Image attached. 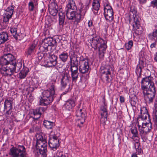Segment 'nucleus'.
Wrapping results in <instances>:
<instances>
[{
	"instance_id": "1",
	"label": "nucleus",
	"mask_w": 157,
	"mask_h": 157,
	"mask_svg": "<svg viewBox=\"0 0 157 157\" xmlns=\"http://www.w3.org/2000/svg\"><path fill=\"white\" fill-rule=\"evenodd\" d=\"M21 60H17L11 53L4 54L0 59V72L1 73L11 76L19 71L22 67Z\"/></svg>"
},
{
	"instance_id": "2",
	"label": "nucleus",
	"mask_w": 157,
	"mask_h": 157,
	"mask_svg": "<svg viewBox=\"0 0 157 157\" xmlns=\"http://www.w3.org/2000/svg\"><path fill=\"white\" fill-rule=\"evenodd\" d=\"M49 90L44 91L39 101V104L41 105H47L52 102L55 97V86L53 83L50 84Z\"/></svg>"
},
{
	"instance_id": "3",
	"label": "nucleus",
	"mask_w": 157,
	"mask_h": 157,
	"mask_svg": "<svg viewBox=\"0 0 157 157\" xmlns=\"http://www.w3.org/2000/svg\"><path fill=\"white\" fill-rule=\"evenodd\" d=\"M140 135L143 141L147 138V135L152 129V123L144 122V120H138L137 121Z\"/></svg>"
},
{
	"instance_id": "4",
	"label": "nucleus",
	"mask_w": 157,
	"mask_h": 157,
	"mask_svg": "<svg viewBox=\"0 0 157 157\" xmlns=\"http://www.w3.org/2000/svg\"><path fill=\"white\" fill-rule=\"evenodd\" d=\"M36 142L35 146L38 149L40 153L43 157H45L47 151V144L46 140L42 136L37 134L36 136Z\"/></svg>"
},
{
	"instance_id": "5",
	"label": "nucleus",
	"mask_w": 157,
	"mask_h": 157,
	"mask_svg": "<svg viewBox=\"0 0 157 157\" xmlns=\"http://www.w3.org/2000/svg\"><path fill=\"white\" fill-rule=\"evenodd\" d=\"M149 87V88H146L145 86H142V90L145 100L147 102L150 103L152 102L156 91L153 84L151 83Z\"/></svg>"
},
{
	"instance_id": "6",
	"label": "nucleus",
	"mask_w": 157,
	"mask_h": 157,
	"mask_svg": "<svg viewBox=\"0 0 157 157\" xmlns=\"http://www.w3.org/2000/svg\"><path fill=\"white\" fill-rule=\"evenodd\" d=\"M113 70L114 68L112 66L107 65L105 67H101L100 72L101 79L105 80L107 83H109L111 80V73Z\"/></svg>"
},
{
	"instance_id": "7",
	"label": "nucleus",
	"mask_w": 157,
	"mask_h": 157,
	"mask_svg": "<svg viewBox=\"0 0 157 157\" xmlns=\"http://www.w3.org/2000/svg\"><path fill=\"white\" fill-rule=\"evenodd\" d=\"M9 154L12 157H26L27 154L25 147L20 145L11 148Z\"/></svg>"
},
{
	"instance_id": "8",
	"label": "nucleus",
	"mask_w": 157,
	"mask_h": 157,
	"mask_svg": "<svg viewBox=\"0 0 157 157\" xmlns=\"http://www.w3.org/2000/svg\"><path fill=\"white\" fill-rule=\"evenodd\" d=\"M80 13L75 15L76 11H66V15L68 19L69 20H72L74 18L76 20H82L84 18L83 16L86 12V8L82 7L79 9Z\"/></svg>"
},
{
	"instance_id": "9",
	"label": "nucleus",
	"mask_w": 157,
	"mask_h": 157,
	"mask_svg": "<svg viewBox=\"0 0 157 157\" xmlns=\"http://www.w3.org/2000/svg\"><path fill=\"white\" fill-rule=\"evenodd\" d=\"M91 47L94 49L106 45L107 42L100 38L99 36H95L88 41Z\"/></svg>"
},
{
	"instance_id": "10",
	"label": "nucleus",
	"mask_w": 157,
	"mask_h": 157,
	"mask_svg": "<svg viewBox=\"0 0 157 157\" xmlns=\"http://www.w3.org/2000/svg\"><path fill=\"white\" fill-rule=\"evenodd\" d=\"M59 136V134L56 135H51L48 141V144L49 147L54 151L56 150L60 145L59 139L58 137Z\"/></svg>"
},
{
	"instance_id": "11",
	"label": "nucleus",
	"mask_w": 157,
	"mask_h": 157,
	"mask_svg": "<svg viewBox=\"0 0 157 157\" xmlns=\"http://www.w3.org/2000/svg\"><path fill=\"white\" fill-rule=\"evenodd\" d=\"M14 99L11 98H7L6 99L4 102V110H7L6 112V114L9 115L12 113L13 108V103Z\"/></svg>"
},
{
	"instance_id": "12",
	"label": "nucleus",
	"mask_w": 157,
	"mask_h": 157,
	"mask_svg": "<svg viewBox=\"0 0 157 157\" xmlns=\"http://www.w3.org/2000/svg\"><path fill=\"white\" fill-rule=\"evenodd\" d=\"M76 114L77 117H79L78 120V124L80 123L82 124L85 120L86 114L85 109L83 108H80L79 106L76 110Z\"/></svg>"
},
{
	"instance_id": "13",
	"label": "nucleus",
	"mask_w": 157,
	"mask_h": 157,
	"mask_svg": "<svg viewBox=\"0 0 157 157\" xmlns=\"http://www.w3.org/2000/svg\"><path fill=\"white\" fill-rule=\"evenodd\" d=\"M89 64V61H85V63H81V64H79V71L82 74V77L83 74H89L90 70Z\"/></svg>"
},
{
	"instance_id": "14",
	"label": "nucleus",
	"mask_w": 157,
	"mask_h": 157,
	"mask_svg": "<svg viewBox=\"0 0 157 157\" xmlns=\"http://www.w3.org/2000/svg\"><path fill=\"white\" fill-rule=\"evenodd\" d=\"M37 41L36 43L34 42L29 45L28 48L26 49L25 52V56L27 58H30L31 55L34 53L35 48L36 46Z\"/></svg>"
},
{
	"instance_id": "15",
	"label": "nucleus",
	"mask_w": 157,
	"mask_h": 157,
	"mask_svg": "<svg viewBox=\"0 0 157 157\" xmlns=\"http://www.w3.org/2000/svg\"><path fill=\"white\" fill-rule=\"evenodd\" d=\"M70 78V77L68 73L66 72L63 73L60 82L62 87H65L67 83L69 82Z\"/></svg>"
},
{
	"instance_id": "16",
	"label": "nucleus",
	"mask_w": 157,
	"mask_h": 157,
	"mask_svg": "<svg viewBox=\"0 0 157 157\" xmlns=\"http://www.w3.org/2000/svg\"><path fill=\"white\" fill-rule=\"evenodd\" d=\"M149 115L148 114V111L146 107L141 106L140 108V115L138 118V120H144L146 119Z\"/></svg>"
},
{
	"instance_id": "17",
	"label": "nucleus",
	"mask_w": 157,
	"mask_h": 157,
	"mask_svg": "<svg viewBox=\"0 0 157 157\" xmlns=\"http://www.w3.org/2000/svg\"><path fill=\"white\" fill-rule=\"evenodd\" d=\"M14 6L11 5L8 7L5 10L4 14L3 16L5 20L6 18L7 20L11 18L13 13Z\"/></svg>"
},
{
	"instance_id": "18",
	"label": "nucleus",
	"mask_w": 157,
	"mask_h": 157,
	"mask_svg": "<svg viewBox=\"0 0 157 157\" xmlns=\"http://www.w3.org/2000/svg\"><path fill=\"white\" fill-rule=\"evenodd\" d=\"M77 7L73 0H69L66 7V11H76Z\"/></svg>"
},
{
	"instance_id": "19",
	"label": "nucleus",
	"mask_w": 157,
	"mask_h": 157,
	"mask_svg": "<svg viewBox=\"0 0 157 157\" xmlns=\"http://www.w3.org/2000/svg\"><path fill=\"white\" fill-rule=\"evenodd\" d=\"M46 110V109L43 107H40L34 110L33 111V114L34 115V118L36 119L40 118L41 114Z\"/></svg>"
},
{
	"instance_id": "20",
	"label": "nucleus",
	"mask_w": 157,
	"mask_h": 157,
	"mask_svg": "<svg viewBox=\"0 0 157 157\" xmlns=\"http://www.w3.org/2000/svg\"><path fill=\"white\" fill-rule=\"evenodd\" d=\"M143 64V62L142 61L140 62L137 65L136 67L135 72L137 76V80L138 81L139 79L140 78L141 76L142 69L144 67Z\"/></svg>"
},
{
	"instance_id": "21",
	"label": "nucleus",
	"mask_w": 157,
	"mask_h": 157,
	"mask_svg": "<svg viewBox=\"0 0 157 157\" xmlns=\"http://www.w3.org/2000/svg\"><path fill=\"white\" fill-rule=\"evenodd\" d=\"M75 105V101L72 99H69L64 104V106L66 109L70 111Z\"/></svg>"
},
{
	"instance_id": "22",
	"label": "nucleus",
	"mask_w": 157,
	"mask_h": 157,
	"mask_svg": "<svg viewBox=\"0 0 157 157\" xmlns=\"http://www.w3.org/2000/svg\"><path fill=\"white\" fill-rule=\"evenodd\" d=\"M103 102L104 105L101 106L100 108V113L101 116L107 115L108 114L107 104L104 98H103Z\"/></svg>"
},
{
	"instance_id": "23",
	"label": "nucleus",
	"mask_w": 157,
	"mask_h": 157,
	"mask_svg": "<svg viewBox=\"0 0 157 157\" xmlns=\"http://www.w3.org/2000/svg\"><path fill=\"white\" fill-rule=\"evenodd\" d=\"M8 40V36L6 32H3L0 33V44H4Z\"/></svg>"
},
{
	"instance_id": "24",
	"label": "nucleus",
	"mask_w": 157,
	"mask_h": 157,
	"mask_svg": "<svg viewBox=\"0 0 157 157\" xmlns=\"http://www.w3.org/2000/svg\"><path fill=\"white\" fill-rule=\"evenodd\" d=\"M29 71L28 68L24 67L19 74V78L21 79L24 78L27 76Z\"/></svg>"
},
{
	"instance_id": "25",
	"label": "nucleus",
	"mask_w": 157,
	"mask_h": 157,
	"mask_svg": "<svg viewBox=\"0 0 157 157\" xmlns=\"http://www.w3.org/2000/svg\"><path fill=\"white\" fill-rule=\"evenodd\" d=\"M93 8L94 10V12L95 14L97 13L100 6V0H93L92 3Z\"/></svg>"
},
{
	"instance_id": "26",
	"label": "nucleus",
	"mask_w": 157,
	"mask_h": 157,
	"mask_svg": "<svg viewBox=\"0 0 157 157\" xmlns=\"http://www.w3.org/2000/svg\"><path fill=\"white\" fill-rule=\"evenodd\" d=\"M153 84L152 82H151V80L149 79V77H146L145 78H143L141 80V89H142V86H145V88H147V86L148 85L150 84H150Z\"/></svg>"
},
{
	"instance_id": "27",
	"label": "nucleus",
	"mask_w": 157,
	"mask_h": 157,
	"mask_svg": "<svg viewBox=\"0 0 157 157\" xmlns=\"http://www.w3.org/2000/svg\"><path fill=\"white\" fill-rule=\"evenodd\" d=\"M44 43L45 44H47L48 45L51 46H54L56 43V41L50 37H48L44 39Z\"/></svg>"
},
{
	"instance_id": "28",
	"label": "nucleus",
	"mask_w": 157,
	"mask_h": 157,
	"mask_svg": "<svg viewBox=\"0 0 157 157\" xmlns=\"http://www.w3.org/2000/svg\"><path fill=\"white\" fill-rule=\"evenodd\" d=\"M68 58V54L66 52H63L61 53L59 56L60 60L63 63L66 62Z\"/></svg>"
},
{
	"instance_id": "29",
	"label": "nucleus",
	"mask_w": 157,
	"mask_h": 157,
	"mask_svg": "<svg viewBox=\"0 0 157 157\" xmlns=\"http://www.w3.org/2000/svg\"><path fill=\"white\" fill-rule=\"evenodd\" d=\"M106 20H113V10L104 11Z\"/></svg>"
},
{
	"instance_id": "30",
	"label": "nucleus",
	"mask_w": 157,
	"mask_h": 157,
	"mask_svg": "<svg viewBox=\"0 0 157 157\" xmlns=\"http://www.w3.org/2000/svg\"><path fill=\"white\" fill-rule=\"evenodd\" d=\"M107 48V45H104L101 47H99V58L102 59L104 56V54L106 48Z\"/></svg>"
},
{
	"instance_id": "31",
	"label": "nucleus",
	"mask_w": 157,
	"mask_h": 157,
	"mask_svg": "<svg viewBox=\"0 0 157 157\" xmlns=\"http://www.w3.org/2000/svg\"><path fill=\"white\" fill-rule=\"evenodd\" d=\"M130 12L131 13H130V18L131 19H132V17H133V20H138L137 16L136 15V8L134 6H131L130 7Z\"/></svg>"
},
{
	"instance_id": "32",
	"label": "nucleus",
	"mask_w": 157,
	"mask_h": 157,
	"mask_svg": "<svg viewBox=\"0 0 157 157\" xmlns=\"http://www.w3.org/2000/svg\"><path fill=\"white\" fill-rule=\"evenodd\" d=\"M43 124L45 127L48 129H51L55 125L54 122L46 120H44V121Z\"/></svg>"
},
{
	"instance_id": "33",
	"label": "nucleus",
	"mask_w": 157,
	"mask_h": 157,
	"mask_svg": "<svg viewBox=\"0 0 157 157\" xmlns=\"http://www.w3.org/2000/svg\"><path fill=\"white\" fill-rule=\"evenodd\" d=\"M70 65L78 66L77 57L76 55L70 56Z\"/></svg>"
},
{
	"instance_id": "34",
	"label": "nucleus",
	"mask_w": 157,
	"mask_h": 157,
	"mask_svg": "<svg viewBox=\"0 0 157 157\" xmlns=\"http://www.w3.org/2000/svg\"><path fill=\"white\" fill-rule=\"evenodd\" d=\"M134 21L132 23V26L133 28H135L136 29V33L137 34H139L141 33H142V31H140V32H138V31H139V30H138V29H139L140 27V21L139 20H133Z\"/></svg>"
},
{
	"instance_id": "35",
	"label": "nucleus",
	"mask_w": 157,
	"mask_h": 157,
	"mask_svg": "<svg viewBox=\"0 0 157 157\" xmlns=\"http://www.w3.org/2000/svg\"><path fill=\"white\" fill-rule=\"evenodd\" d=\"M58 9L55 0H50L48 5L49 12H50V9Z\"/></svg>"
},
{
	"instance_id": "36",
	"label": "nucleus",
	"mask_w": 157,
	"mask_h": 157,
	"mask_svg": "<svg viewBox=\"0 0 157 157\" xmlns=\"http://www.w3.org/2000/svg\"><path fill=\"white\" fill-rule=\"evenodd\" d=\"M10 31L14 38L16 40L18 39V36H20L21 33H17V29L15 27H11Z\"/></svg>"
},
{
	"instance_id": "37",
	"label": "nucleus",
	"mask_w": 157,
	"mask_h": 157,
	"mask_svg": "<svg viewBox=\"0 0 157 157\" xmlns=\"http://www.w3.org/2000/svg\"><path fill=\"white\" fill-rule=\"evenodd\" d=\"M130 134L131 133L132 135V137H130L131 138H133L134 137H137L138 136V132L136 127H132L129 131Z\"/></svg>"
},
{
	"instance_id": "38",
	"label": "nucleus",
	"mask_w": 157,
	"mask_h": 157,
	"mask_svg": "<svg viewBox=\"0 0 157 157\" xmlns=\"http://www.w3.org/2000/svg\"><path fill=\"white\" fill-rule=\"evenodd\" d=\"M49 59L51 60V62H52L53 64L55 65L57 63V57L54 54H51L49 55Z\"/></svg>"
},
{
	"instance_id": "39",
	"label": "nucleus",
	"mask_w": 157,
	"mask_h": 157,
	"mask_svg": "<svg viewBox=\"0 0 157 157\" xmlns=\"http://www.w3.org/2000/svg\"><path fill=\"white\" fill-rule=\"evenodd\" d=\"M78 71L71 72V76L72 78V81L76 82L78 78Z\"/></svg>"
},
{
	"instance_id": "40",
	"label": "nucleus",
	"mask_w": 157,
	"mask_h": 157,
	"mask_svg": "<svg viewBox=\"0 0 157 157\" xmlns=\"http://www.w3.org/2000/svg\"><path fill=\"white\" fill-rule=\"evenodd\" d=\"M107 115L101 116L100 119L101 124L102 125L103 127H105V126L106 124V122L107 121Z\"/></svg>"
},
{
	"instance_id": "41",
	"label": "nucleus",
	"mask_w": 157,
	"mask_h": 157,
	"mask_svg": "<svg viewBox=\"0 0 157 157\" xmlns=\"http://www.w3.org/2000/svg\"><path fill=\"white\" fill-rule=\"evenodd\" d=\"M37 5L34 4L32 3H31L30 2H29L28 4L29 10L30 11H33L37 7Z\"/></svg>"
},
{
	"instance_id": "42",
	"label": "nucleus",
	"mask_w": 157,
	"mask_h": 157,
	"mask_svg": "<svg viewBox=\"0 0 157 157\" xmlns=\"http://www.w3.org/2000/svg\"><path fill=\"white\" fill-rule=\"evenodd\" d=\"M152 39L157 42V26H155V28L152 33Z\"/></svg>"
},
{
	"instance_id": "43",
	"label": "nucleus",
	"mask_w": 157,
	"mask_h": 157,
	"mask_svg": "<svg viewBox=\"0 0 157 157\" xmlns=\"http://www.w3.org/2000/svg\"><path fill=\"white\" fill-rule=\"evenodd\" d=\"M133 45V42L132 40H130L127 43L125 44V47L127 50H129L131 48Z\"/></svg>"
},
{
	"instance_id": "44",
	"label": "nucleus",
	"mask_w": 157,
	"mask_h": 157,
	"mask_svg": "<svg viewBox=\"0 0 157 157\" xmlns=\"http://www.w3.org/2000/svg\"><path fill=\"white\" fill-rule=\"evenodd\" d=\"M50 47L47 44H45L44 42L43 44L40 46V48L43 51H48V47Z\"/></svg>"
},
{
	"instance_id": "45",
	"label": "nucleus",
	"mask_w": 157,
	"mask_h": 157,
	"mask_svg": "<svg viewBox=\"0 0 157 157\" xmlns=\"http://www.w3.org/2000/svg\"><path fill=\"white\" fill-rule=\"evenodd\" d=\"M51 60H50L49 59H48L44 61V63L45 65L47 67H52L55 66L56 65L55 64H53L52 62H51Z\"/></svg>"
},
{
	"instance_id": "46",
	"label": "nucleus",
	"mask_w": 157,
	"mask_h": 157,
	"mask_svg": "<svg viewBox=\"0 0 157 157\" xmlns=\"http://www.w3.org/2000/svg\"><path fill=\"white\" fill-rule=\"evenodd\" d=\"M53 157H66L61 151H57Z\"/></svg>"
},
{
	"instance_id": "47",
	"label": "nucleus",
	"mask_w": 157,
	"mask_h": 157,
	"mask_svg": "<svg viewBox=\"0 0 157 157\" xmlns=\"http://www.w3.org/2000/svg\"><path fill=\"white\" fill-rule=\"evenodd\" d=\"M58 9H50V14L52 16H55L56 15L58 12Z\"/></svg>"
},
{
	"instance_id": "48",
	"label": "nucleus",
	"mask_w": 157,
	"mask_h": 157,
	"mask_svg": "<svg viewBox=\"0 0 157 157\" xmlns=\"http://www.w3.org/2000/svg\"><path fill=\"white\" fill-rule=\"evenodd\" d=\"M133 140L134 141V146L136 147V146H140V143H139V139L138 137H134L133 138H132Z\"/></svg>"
},
{
	"instance_id": "49",
	"label": "nucleus",
	"mask_w": 157,
	"mask_h": 157,
	"mask_svg": "<svg viewBox=\"0 0 157 157\" xmlns=\"http://www.w3.org/2000/svg\"><path fill=\"white\" fill-rule=\"evenodd\" d=\"M130 102L132 106H134L136 103V100L135 97H132L130 99Z\"/></svg>"
},
{
	"instance_id": "50",
	"label": "nucleus",
	"mask_w": 157,
	"mask_h": 157,
	"mask_svg": "<svg viewBox=\"0 0 157 157\" xmlns=\"http://www.w3.org/2000/svg\"><path fill=\"white\" fill-rule=\"evenodd\" d=\"M85 61L87 62L89 61V60L88 59L84 57L83 56H81L79 59V64H81V63H85Z\"/></svg>"
},
{
	"instance_id": "51",
	"label": "nucleus",
	"mask_w": 157,
	"mask_h": 157,
	"mask_svg": "<svg viewBox=\"0 0 157 157\" xmlns=\"http://www.w3.org/2000/svg\"><path fill=\"white\" fill-rule=\"evenodd\" d=\"M91 0H86V2H85V5H86V6H82V4H80V5L81 6V7H80V8H82V7H86V11L87 10V9H88V5H90L91 2Z\"/></svg>"
},
{
	"instance_id": "52",
	"label": "nucleus",
	"mask_w": 157,
	"mask_h": 157,
	"mask_svg": "<svg viewBox=\"0 0 157 157\" xmlns=\"http://www.w3.org/2000/svg\"><path fill=\"white\" fill-rule=\"evenodd\" d=\"M104 11L113 10L112 7L109 5V3L104 5Z\"/></svg>"
},
{
	"instance_id": "53",
	"label": "nucleus",
	"mask_w": 157,
	"mask_h": 157,
	"mask_svg": "<svg viewBox=\"0 0 157 157\" xmlns=\"http://www.w3.org/2000/svg\"><path fill=\"white\" fill-rule=\"evenodd\" d=\"M71 72L78 71V66L70 65Z\"/></svg>"
},
{
	"instance_id": "54",
	"label": "nucleus",
	"mask_w": 157,
	"mask_h": 157,
	"mask_svg": "<svg viewBox=\"0 0 157 157\" xmlns=\"http://www.w3.org/2000/svg\"><path fill=\"white\" fill-rule=\"evenodd\" d=\"M135 148L136 150V153H137L138 155H141L143 153V151L141 148L140 147V146H136Z\"/></svg>"
},
{
	"instance_id": "55",
	"label": "nucleus",
	"mask_w": 157,
	"mask_h": 157,
	"mask_svg": "<svg viewBox=\"0 0 157 157\" xmlns=\"http://www.w3.org/2000/svg\"><path fill=\"white\" fill-rule=\"evenodd\" d=\"M151 6L153 8H157V0H153L151 2Z\"/></svg>"
},
{
	"instance_id": "56",
	"label": "nucleus",
	"mask_w": 157,
	"mask_h": 157,
	"mask_svg": "<svg viewBox=\"0 0 157 157\" xmlns=\"http://www.w3.org/2000/svg\"><path fill=\"white\" fill-rule=\"evenodd\" d=\"M35 87L33 85H30L29 87L27 88V90L29 93L33 92L35 89Z\"/></svg>"
},
{
	"instance_id": "57",
	"label": "nucleus",
	"mask_w": 157,
	"mask_h": 157,
	"mask_svg": "<svg viewBox=\"0 0 157 157\" xmlns=\"http://www.w3.org/2000/svg\"><path fill=\"white\" fill-rule=\"evenodd\" d=\"M59 20H64L65 19L64 14L60 12L59 13Z\"/></svg>"
},
{
	"instance_id": "58",
	"label": "nucleus",
	"mask_w": 157,
	"mask_h": 157,
	"mask_svg": "<svg viewBox=\"0 0 157 157\" xmlns=\"http://www.w3.org/2000/svg\"><path fill=\"white\" fill-rule=\"evenodd\" d=\"M3 22L2 23V25H3L5 27L7 26V24L9 20H3Z\"/></svg>"
},
{
	"instance_id": "59",
	"label": "nucleus",
	"mask_w": 157,
	"mask_h": 157,
	"mask_svg": "<svg viewBox=\"0 0 157 157\" xmlns=\"http://www.w3.org/2000/svg\"><path fill=\"white\" fill-rule=\"evenodd\" d=\"M34 99L33 97L32 96V94H30L28 98V100L29 102H32Z\"/></svg>"
},
{
	"instance_id": "60",
	"label": "nucleus",
	"mask_w": 157,
	"mask_h": 157,
	"mask_svg": "<svg viewBox=\"0 0 157 157\" xmlns=\"http://www.w3.org/2000/svg\"><path fill=\"white\" fill-rule=\"evenodd\" d=\"M38 0H30L29 2H30L31 3H32L38 5Z\"/></svg>"
},
{
	"instance_id": "61",
	"label": "nucleus",
	"mask_w": 157,
	"mask_h": 157,
	"mask_svg": "<svg viewBox=\"0 0 157 157\" xmlns=\"http://www.w3.org/2000/svg\"><path fill=\"white\" fill-rule=\"evenodd\" d=\"M120 100L121 103H124V98L122 96H120Z\"/></svg>"
},
{
	"instance_id": "62",
	"label": "nucleus",
	"mask_w": 157,
	"mask_h": 157,
	"mask_svg": "<svg viewBox=\"0 0 157 157\" xmlns=\"http://www.w3.org/2000/svg\"><path fill=\"white\" fill-rule=\"evenodd\" d=\"M140 4H144L145 3L147 2V0H138Z\"/></svg>"
},
{
	"instance_id": "63",
	"label": "nucleus",
	"mask_w": 157,
	"mask_h": 157,
	"mask_svg": "<svg viewBox=\"0 0 157 157\" xmlns=\"http://www.w3.org/2000/svg\"><path fill=\"white\" fill-rule=\"evenodd\" d=\"M59 25H62L63 26V25L64 24V20H59Z\"/></svg>"
},
{
	"instance_id": "64",
	"label": "nucleus",
	"mask_w": 157,
	"mask_h": 157,
	"mask_svg": "<svg viewBox=\"0 0 157 157\" xmlns=\"http://www.w3.org/2000/svg\"><path fill=\"white\" fill-rule=\"evenodd\" d=\"M92 20H89L88 22V25L89 27H90L92 25L93 22Z\"/></svg>"
}]
</instances>
